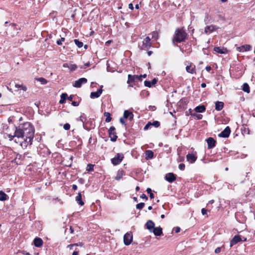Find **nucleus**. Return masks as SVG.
<instances>
[{"label":"nucleus","instance_id":"nucleus-39","mask_svg":"<svg viewBox=\"0 0 255 255\" xmlns=\"http://www.w3.org/2000/svg\"><path fill=\"white\" fill-rule=\"evenodd\" d=\"M86 170L88 171H92L94 170V165L91 164H88Z\"/></svg>","mask_w":255,"mask_h":255},{"label":"nucleus","instance_id":"nucleus-40","mask_svg":"<svg viewBox=\"0 0 255 255\" xmlns=\"http://www.w3.org/2000/svg\"><path fill=\"white\" fill-rule=\"evenodd\" d=\"M144 205L145 204L144 203H138L136 205V208L137 209L141 210L143 208V207L144 206Z\"/></svg>","mask_w":255,"mask_h":255},{"label":"nucleus","instance_id":"nucleus-63","mask_svg":"<svg viewBox=\"0 0 255 255\" xmlns=\"http://www.w3.org/2000/svg\"><path fill=\"white\" fill-rule=\"evenodd\" d=\"M72 189L74 190H76L77 189V186L75 184H73L72 185Z\"/></svg>","mask_w":255,"mask_h":255},{"label":"nucleus","instance_id":"nucleus-15","mask_svg":"<svg viewBox=\"0 0 255 255\" xmlns=\"http://www.w3.org/2000/svg\"><path fill=\"white\" fill-rule=\"evenodd\" d=\"M102 88L103 86H101V88L97 91L91 92L90 94V98L92 99L99 98L102 93Z\"/></svg>","mask_w":255,"mask_h":255},{"label":"nucleus","instance_id":"nucleus-47","mask_svg":"<svg viewBox=\"0 0 255 255\" xmlns=\"http://www.w3.org/2000/svg\"><path fill=\"white\" fill-rule=\"evenodd\" d=\"M64 40H65V38L64 37H62L60 39H58L57 40L56 43L58 45H60L62 44V42L64 41Z\"/></svg>","mask_w":255,"mask_h":255},{"label":"nucleus","instance_id":"nucleus-56","mask_svg":"<svg viewBox=\"0 0 255 255\" xmlns=\"http://www.w3.org/2000/svg\"><path fill=\"white\" fill-rule=\"evenodd\" d=\"M72 105L73 106H78L79 105V103L78 102H76V101H73L72 103Z\"/></svg>","mask_w":255,"mask_h":255},{"label":"nucleus","instance_id":"nucleus-42","mask_svg":"<svg viewBox=\"0 0 255 255\" xmlns=\"http://www.w3.org/2000/svg\"><path fill=\"white\" fill-rule=\"evenodd\" d=\"M160 122L158 121H154L153 122L151 123V126H154L155 128H158L160 126Z\"/></svg>","mask_w":255,"mask_h":255},{"label":"nucleus","instance_id":"nucleus-59","mask_svg":"<svg viewBox=\"0 0 255 255\" xmlns=\"http://www.w3.org/2000/svg\"><path fill=\"white\" fill-rule=\"evenodd\" d=\"M128 8L131 10H133V4L131 3H130L129 4H128Z\"/></svg>","mask_w":255,"mask_h":255},{"label":"nucleus","instance_id":"nucleus-2","mask_svg":"<svg viewBox=\"0 0 255 255\" xmlns=\"http://www.w3.org/2000/svg\"><path fill=\"white\" fill-rule=\"evenodd\" d=\"M188 34L183 28H177L175 30L172 38V42L175 45V42L181 43L184 42L186 39Z\"/></svg>","mask_w":255,"mask_h":255},{"label":"nucleus","instance_id":"nucleus-37","mask_svg":"<svg viewBox=\"0 0 255 255\" xmlns=\"http://www.w3.org/2000/svg\"><path fill=\"white\" fill-rule=\"evenodd\" d=\"M149 93L146 90H142L140 92V95L142 97H145L149 95Z\"/></svg>","mask_w":255,"mask_h":255},{"label":"nucleus","instance_id":"nucleus-11","mask_svg":"<svg viewBox=\"0 0 255 255\" xmlns=\"http://www.w3.org/2000/svg\"><path fill=\"white\" fill-rule=\"evenodd\" d=\"M176 176L173 173H168L165 175V179L169 183H172L176 180Z\"/></svg>","mask_w":255,"mask_h":255},{"label":"nucleus","instance_id":"nucleus-19","mask_svg":"<svg viewBox=\"0 0 255 255\" xmlns=\"http://www.w3.org/2000/svg\"><path fill=\"white\" fill-rule=\"evenodd\" d=\"M146 228L151 232L152 230L154 229L155 224L154 222L151 220H148L145 224Z\"/></svg>","mask_w":255,"mask_h":255},{"label":"nucleus","instance_id":"nucleus-12","mask_svg":"<svg viewBox=\"0 0 255 255\" xmlns=\"http://www.w3.org/2000/svg\"><path fill=\"white\" fill-rule=\"evenodd\" d=\"M241 241H242V239L241 238V236L235 235L230 241V247H232L234 245Z\"/></svg>","mask_w":255,"mask_h":255},{"label":"nucleus","instance_id":"nucleus-41","mask_svg":"<svg viewBox=\"0 0 255 255\" xmlns=\"http://www.w3.org/2000/svg\"><path fill=\"white\" fill-rule=\"evenodd\" d=\"M68 68L70 69L71 71H73L77 69V66L76 64H70Z\"/></svg>","mask_w":255,"mask_h":255},{"label":"nucleus","instance_id":"nucleus-30","mask_svg":"<svg viewBox=\"0 0 255 255\" xmlns=\"http://www.w3.org/2000/svg\"><path fill=\"white\" fill-rule=\"evenodd\" d=\"M149 35L151 36V38L154 39L155 40L158 39L159 37V33L156 31L152 32Z\"/></svg>","mask_w":255,"mask_h":255},{"label":"nucleus","instance_id":"nucleus-20","mask_svg":"<svg viewBox=\"0 0 255 255\" xmlns=\"http://www.w3.org/2000/svg\"><path fill=\"white\" fill-rule=\"evenodd\" d=\"M43 242L40 238H35L33 241V244L36 247L39 248L43 245Z\"/></svg>","mask_w":255,"mask_h":255},{"label":"nucleus","instance_id":"nucleus-9","mask_svg":"<svg viewBox=\"0 0 255 255\" xmlns=\"http://www.w3.org/2000/svg\"><path fill=\"white\" fill-rule=\"evenodd\" d=\"M87 82V79L85 78H81L78 80L76 81L73 84V86L76 88H80L82 84H85Z\"/></svg>","mask_w":255,"mask_h":255},{"label":"nucleus","instance_id":"nucleus-45","mask_svg":"<svg viewBox=\"0 0 255 255\" xmlns=\"http://www.w3.org/2000/svg\"><path fill=\"white\" fill-rule=\"evenodd\" d=\"M63 128L66 130H69L70 128V124L68 123H66V124H64L63 126Z\"/></svg>","mask_w":255,"mask_h":255},{"label":"nucleus","instance_id":"nucleus-49","mask_svg":"<svg viewBox=\"0 0 255 255\" xmlns=\"http://www.w3.org/2000/svg\"><path fill=\"white\" fill-rule=\"evenodd\" d=\"M210 18V16L209 15V14L208 13H206V15L204 19V21L206 23H207V22L209 20Z\"/></svg>","mask_w":255,"mask_h":255},{"label":"nucleus","instance_id":"nucleus-22","mask_svg":"<svg viewBox=\"0 0 255 255\" xmlns=\"http://www.w3.org/2000/svg\"><path fill=\"white\" fill-rule=\"evenodd\" d=\"M133 115L132 112L128 110H125L124 113V118L127 119L129 118V120H131L133 119Z\"/></svg>","mask_w":255,"mask_h":255},{"label":"nucleus","instance_id":"nucleus-34","mask_svg":"<svg viewBox=\"0 0 255 255\" xmlns=\"http://www.w3.org/2000/svg\"><path fill=\"white\" fill-rule=\"evenodd\" d=\"M87 119L86 116L84 114L81 115L79 118L77 119V121H80L82 122L83 123H85L86 121H87Z\"/></svg>","mask_w":255,"mask_h":255},{"label":"nucleus","instance_id":"nucleus-26","mask_svg":"<svg viewBox=\"0 0 255 255\" xmlns=\"http://www.w3.org/2000/svg\"><path fill=\"white\" fill-rule=\"evenodd\" d=\"M206 110V108L204 105H200L195 108V111L197 113H203Z\"/></svg>","mask_w":255,"mask_h":255},{"label":"nucleus","instance_id":"nucleus-61","mask_svg":"<svg viewBox=\"0 0 255 255\" xmlns=\"http://www.w3.org/2000/svg\"><path fill=\"white\" fill-rule=\"evenodd\" d=\"M180 231V228L179 227H177L175 228V231L176 233H178Z\"/></svg>","mask_w":255,"mask_h":255},{"label":"nucleus","instance_id":"nucleus-18","mask_svg":"<svg viewBox=\"0 0 255 255\" xmlns=\"http://www.w3.org/2000/svg\"><path fill=\"white\" fill-rule=\"evenodd\" d=\"M157 82V79L156 78H154L151 81L145 80L144 82V84L145 87L150 88L152 85L155 84Z\"/></svg>","mask_w":255,"mask_h":255},{"label":"nucleus","instance_id":"nucleus-52","mask_svg":"<svg viewBox=\"0 0 255 255\" xmlns=\"http://www.w3.org/2000/svg\"><path fill=\"white\" fill-rule=\"evenodd\" d=\"M77 245H78V244H71V245H69L67 247L69 248L70 249V250H72L74 246H77Z\"/></svg>","mask_w":255,"mask_h":255},{"label":"nucleus","instance_id":"nucleus-64","mask_svg":"<svg viewBox=\"0 0 255 255\" xmlns=\"http://www.w3.org/2000/svg\"><path fill=\"white\" fill-rule=\"evenodd\" d=\"M79 254V252L78 251H74L73 254H72V255H78Z\"/></svg>","mask_w":255,"mask_h":255},{"label":"nucleus","instance_id":"nucleus-36","mask_svg":"<svg viewBox=\"0 0 255 255\" xmlns=\"http://www.w3.org/2000/svg\"><path fill=\"white\" fill-rule=\"evenodd\" d=\"M75 44L79 48H81L83 46V43L82 42L80 41L78 39H74V40Z\"/></svg>","mask_w":255,"mask_h":255},{"label":"nucleus","instance_id":"nucleus-1","mask_svg":"<svg viewBox=\"0 0 255 255\" xmlns=\"http://www.w3.org/2000/svg\"><path fill=\"white\" fill-rule=\"evenodd\" d=\"M15 135L17 138L23 139L20 145L23 148H26L27 146L31 145L34 137L35 129L33 126L29 122L20 124L18 127H14Z\"/></svg>","mask_w":255,"mask_h":255},{"label":"nucleus","instance_id":"nucleus-25","mask_svg":"<svg viewBox=\"0 0 255 255\" xmlns=\"http://www.w3.org/2000/svg\"><path fill=\"white\" fill-rule=\"evenodd\" d=\"M76 201L80 206H83L84 204V203L82 201V195L80 192L78 193V195L76 197Z\"/></svg>","mask_w":255,"mask_h":255},{"label":"nucleus","instance_id":"nucleus-50","mask_svg":"<svg viewBox=\"0 0 255 255\" xmlns=\"http://www.w3.org/2000/svg\"><path fill=\"white\" fill-rule=\"evenodd\" d=\"M185 164L183 163H180L178 166L179 169L181 170H184L185 169Z\"/></svg>","mask_w":255,"mask_h":255},{"label":"nucleus","instance_id":"nucleus-4","mask_svg":"<svg viewBox=\"0 0 255 255\" xmlns=\"http://www.w3.org/2000/svg\"><path fill=\"white\" fill-rule=\"evenodd\" d=\"M151 38L149 36L146 37L142 41V44L141 46V49L142 50H147L151 46V43L150 42Z\"/></svg>","mask_w":255,"mask_h":255},{"label":"nucleus","instance_id":"nucleus-10","mask_svg":"<svg viewBox=\"0 0 255 255\" xmlns=\"http://www.w3.org/2000/svg\"><path fill=\"white\" fill-rule=\"evenodd\" d=\"M231 133V129L229 127H227L218 136L221 137L226 138L229 136Z\"/></svg>","mask_w":255,"mask_h":255},{"label":"nucleus","instance_id":"nucleus-6","mask_svg":"<svg viewBox=\"0 0 255 255\" xmlns=\"http://www.w3.org/2000/svg\"><path fill=\"white\" fill-rule=\"evenodd\" d=\"M128 78L127 83L128 84L134 82L136 80L139 81H142L141 76H139V75L128 74Z\"/></svg>","mask_w":255,"mask_h":255},{"label":"nucleus","instance_id":"nucleus-17","mask_svg":"<svg viewBox=\"0 0 255 255\" xmlns=\"http://www.w3.org/2000/svg\"><path fill=\"white\" fill-rule=\"evenodd\" d=\"M151 232L156 236H160L162 234V229L160 227H154Z\"/></svg>","mask_w":255,"mask_h":255},{"label":"nucleus","instance_id":"nucleus-57","mask_svg":"<svg viewBox=\"0 0 255 255\" xmlns=\"http://www.w3.org/2000/svg\"><path fill=\"white\" fill-rule=\"evenodd\" d=\"M140 197L141 198H142V199H145L146 200H147L148 199V197H147V196L145 194H142L140 196Z\"/></svg>","mask_w":255,"mask_h":255},{"label":"nucleus","instance_id":"nucleus-46","mask_svg":"<svg viewBox=\"0 0 255 255\" xmlns=\"http://www.w3.org/2000/svg\"><path fill=\"white\" fill-rule=\"evenodd\" d=\"M7 135L8 137L9 138V139L10 141H11L13 139L14 137H16V136L15 135V132L14 133L13 135H12L10 133H7Z\"/></svg>","mask_w":255,"mask_h":255},{"label":"nucleus","instance_id":"nucleus-7","mask_svg":"<svg viewBox=\"0 0 255 255\" xmlns=\"http://www.w3.org/2000/svg\"><path fill=\"white\" fill-rule=\"evenodd\" d=\"M132 241V234L131 233H127L124 236V242L125 245H129Z\"/></svg>","mask_w":255,"mask_h":255},{"label":"nucleus","instance_id":"nucleus-43","mask_svg":"<svg viewBox=\"0 0 255 255\" xmlns=\"http://www.w3.org/2000/svg\"><path fill=\"white\" fill-rule=\"evenodd\" d=\"M151 126V122H149L147 124L144 126V130H148L150 127Z\"/></svg>","mask_w":255,"mask_h":255},{"label":"nucleus","instance_id":"nucleus-14","mask_svg":"<svg viewBox=\"0 0 255 255\" xmlns=\"http://www.w3.org/2000/svg\"><path fill=\"white\" fill-rule=\"evenodd\" d=\"M218 28L219 27L216 25H211L205 27L204 32L205 33L208 34L209 33H211L213 32L214 31L217 30Z\"/></svg>","mask_w":255,"mask_h":255},{"label":"nucleus","instance_id":"nucleus-31","mask_svg":"<svg viewBox=\"0 0 255 255\" xmlns=\"http://www.w3.org/2000/svg\"><path fill=\"white\" fill-rule=\"evenodd\" d=\"M8 198V196L3 191H0V201H5Z\"/></svg>","mask_w":255,"mask_h":255},{"label":"nucleus","instance_id":"nucleus-29","mask_svg":"<svg viewBox=\"0 0 255 255\" xmlns=\"http://www.w3.org/2000/svg\"><path fill=\"white\" fill-rule=\"evenodd\" d=\"M242 90L247 93H249L250 92V89L249 85L248 83H245L243 84Z\"/></svg>","mask_w":255,"mask_h":255},{"label":"nucleus","instance_id":"nucleus-35","mask_svg":"<svg viewBox=\"0 0 255 255\" xmlns=\"http://www.w3.org/2000/svg\"><path fill=\"white\" fill-rule=\"evenodd\" d=\"M36 80L37 81L40 82L41 83V84L42 85H45V84H47V80L44 78H42V77L38 78H36Z\"/></svg>","mask_w":255,"mask_h":255},{"label":"nucleus","instance_id":"nucleus-28","mask_svg":"<svg viewBox=\"0 0 255 255\" xmlns=\"http://www.w3.org/2000/svg\"><path fill=\"white\" fill-rule=\"evenodd\" d=\"M61 99L59 101L60 104H63L65 102L67 98V94L66 93H62L61 96Z\"/></svg>","mask_w":255,"mask_h":255},{"label":"nucleus","instance_id":"nucleus-60","mask_svg":"<svg viewBox=\"0 0 255 255\" xmlns=\"http://www.w3.org/2000/svg\"><path fill=\"white\" fill-rule=\"evenodd\" d=\"M205 69H206L208 72H209V71L211 70V66H206V67Z\"/></svg>","mask_w":255,"mask_h":255},{"label":"nucleus","instance_id":"nucleus-58","mask_svg":"<svg viewBox=\"0 0 255 255\" xmlns=\"http://www.w3.org/2000/svg\"><path fill=\"white\" fill-rule=\"evenodd\" d=\"M73 95H70L69 97H68L67 96V99L70 101H72V100H73Z\"/></svg>","mask_w":255,"mask_h":255},{"label":"nucleus","instance_id":"nucleus-44","mask_svg":"<svg viewBox=\"0 0 255 255\" xmlns=\"http://www.w3.org/2000/svg\"><path fill=\"white\" fill-rule=\"evenodd\" d=\"M87 125H88V123L86 121L85 123H83V127L84 129H85L87 130H90V128L88 127Z\"/></svg>","mask_w":255,"mask_h":255},{"label":"nucleus","instance_id":"nucleus-24","mask_svg":"<svg viewBox=\"0 0 255 255\" xmlns=\"http://www.w3.org/2000/svg\"><path fill=\"white\" fill-rule=\"evenodd\" d=\"M214 50L215 52L220 54H225L227 52V50L226 48H221L220 47H215L214 48Z\"/></svg>","mask_w":255,"mask_h":255},{"label":"nucleus","instance_id":"nucleus-53","mask_svg":"<svg viewBox=\"0 0 255 255\" xmlns=\"http://www.w3.org/2000/svg\"><path fill=\"white\" fill-rule=\"evenodd\" d=\"M125 118H124V117H123V118H121L120 119V121L121 123L123 125L126 124V121L125 120Z\"/></svg>","mask_w":255,"mask_h":255},{"label":"nucleus","instance_id":"nucleus-51","mask_svg":"<svg viewBox=\"0 0 255 255\" xmlns=\"http://www.w3.org/2000/svg\"><path fill=\"white\" fill-rule=\"evenodd\" d=\"M224 247V246H223L222 247H218V248H217L215 250V253L217 254H219L221 252V248Z\"/></svg>","mask_w":255,"mask_h":255},{"label":"nucleus","instance_id":"nucleus-8","mask_svg":"<svg viewBox=\"0 0 255 255\" xmlns=\"http://www.w3.org/2000/svg\"><path fill=\"white\" fill-rule=\"evenodd\" d=\"M197 158L196 152L195 153H188L186 155V159L190 163H194Z\"/></svg>","mask_w":255,"mask_h":255},{"label":"nucleus","instance_id":"nucleus-48","mask_svg":"<svg viewBox=\"0 0 255 255\" xmlns=\"http://www.w3.org/2000/svg\"><path fill=\"white\" fill-rule=\"evenodd\" d=\"M193 116L195 117L197 119L200 120L202 119L203 116L201 114H195L193 115Z\"/></svg>","mask_w":255,"mask_h":255},{"label":"nucleus","instance_id":"nucleus-27","mask_svg":"<svg viewBox=\"0 0 255 255\" xmlns=\"http://www.w3.org/2000/svg\"><path fill=\"white\" fill-rule=\"evenodd\" d=\"M186 70L187 72L191 74H194L196 73L195 66L192 67L191 65L187 66L186 67Z\"/></svg>","mask_w":255,"mask_h":255},{"label":"nucleus","instance_id":"nucleus-13","mask_svg":"<svg viewBox=\"0 0 255 255\" xmlns=\"http://www.w3.org/2000/svg\"><path fill=\"white\" fill-rule=\"evenodd\" d=\"M206 141L207 143L208 149L213 148L216 145V141L213 137H210L206 139Z\"/></svg>","mask_w":255,"mask_h":255},{"label":"nucleus","instance_id":"nucleus-62","mask_svg":"<svg viewBox=\"0 0 255 255\" xmlns=\"http://www.w3.org/2000/svg\"><path fill=\"white\" fill-rule=\"evenodd\" d=\"M146 192H147V193L150 194V193H152V190L150 188H147L146 189Z\"/></svg>","mask_w":255,"mask_h":255},{"label":"nucleus","instance_id":"nucleus-54","mask_svg":"<svg viewBox=\"0 0 255 255\" xmlns=\"http://www.w3.org/2000/svg\"><path fill=\"white\" fill-rule=\"evenodd\" d=\"M90 63H89V62H88V63H86V64H85L84 65V66H82V67H81V68H84V69H85V68H86L87 67H89V66H90Z\"/></svg>","mask_w":255,"mask_h":255},{"label":"nucleus","instance_id":"nucleus-32","mask_svg":"<svg viewBox=\"0 0 255 255\" xmlns=\"http://www.w3.org/2000/svg\"><path fill=\"white\" fill-rule=\"evenodd\" d=\"M123 176V170H119L117 172V175L115 177V179L117 180H119L121 179Z\"/></svg>","mask_w":255,"mask_h":255},{"label":"nucleus","instance_id":"nucleus-21","mask_svg":"<svg viewBox=\"0 0 255 255\" xmlns=\"http://www.w3.org/2000/svg\"><path fill=\"white\" fill-rule=\"evenodd\" d=\"M154 156V153L151 150H147L145 152V157L146 159H152Z\"/></svg>","mask_w":255,"mask_h":255},{"label":"nucleus","instance_id":"nucleus-33","mask_svg":"<svg viewBox=\"0 0 255 255\" xmlns=\"http://www.w3.org/2000/svg\"><path fill=\"white\" fill-rule=\"evenodd\" d=\"M104 116L106 117L105 121L107 123H109L111 121L112 118L111 117V114L110 113L108 112H105L104 113Z\"/></svg>","mask_w":255,"mask_h":255},{"label":"nucleus","instance_id":"nucleus-3","mask_svg":"<svg viewBox=\"0 0 255 255\" xmlns=\"http://www.w3.org/2000/svg\"><path fill=\"white\" fill-rule=\"evenodd\" d=\"M124 157L123 153H117L114 158L111 159V162L114 165H118L122 161Z\"/></svg>","mask_w":255,"mask_h":255},{"label":"nucleus","instance_id":"nucleus-38","mask_svg":"<svg viewBox=\"0 0 255 255\" xmlns=\"http://www.w3.org/2000/svg\"><path fill=\"white\" fill-rule=\"evenodd\" d=\"M15 87L18 89L21 88L22 90L24 91H25L27 89L26 86H23L22 85L15 84Z\"/></svg>","mask_w":255,"mask_h":255},{"label":"nucleus","instance_id":"nucleus-5","mask_svg":"<svg viewBox=\"0 0 255 255\" xmlns=\"http://www.w3.org/2000/svg\"><path fill=\"white\" fill-rule=\"evenodd\" d=\"M115 128L114 126H112L110 128L108 133L109 136L110 137V140L113 142H115L118 138L115 131Z\"/></svg>","mask_w":255,"mask_h":255},{"label":"nucleus","instance_id":"nucleus-55","mask_svg":"<svg viewBox=\"0 0 255 255\" xmlns=\"http://www.w3.org/2000/svg\"><path fill=\"white\" fill-rule=\"evenodd\" d=\"M207 212V210L205 209V208H203L201 210V213H202V215H203L206 214Z\"/></svg>","mask_w":255,"mask_h":255},{"label":"nucleus","instance_id":"nucleus-23","mask_svg":"<svg viewBox=\"0 0 255 255\" xmlns=\"http://www.w3.org/2000/svg\"><path fill=\"white\" fill-rule=\"evenodd\" d=\"M224 104L222 102L217 101L215 103V110L220 111L222 110L224 107Z\"/></svg>","mask_w":255,"mask_h":255},{"label":"nucleus","instance_id":"nucleus-16","mask_svg":"<svg viewBox=\"0 0 255 255\" xmlns=\"http://www.w3.org/2000/svg\"><path fill=\"white\" fill-rule=\"evenodd\" d=\"M252 46L249 44H246L242 45L240 47H237V50L239 52H246L250 51L251 49Z\"/></svg>","mask_w":255,"mask_h":255}]
</instances>
